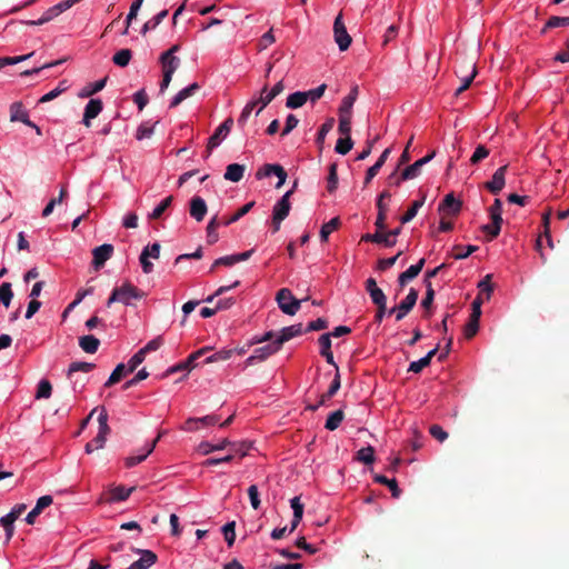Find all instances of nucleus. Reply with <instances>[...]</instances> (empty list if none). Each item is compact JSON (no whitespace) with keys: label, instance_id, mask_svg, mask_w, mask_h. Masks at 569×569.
I'll return each instance as SVG.
<instances>
[{"label":"nucleus","instance_id":"a211bd4d","mask_svg":"<svg viewBox=\"0 0 569 569\" xmlns=\"http://www.w3.org/2000/svg\"><path fill=\"white\" fill-rule=\"evenodd\" d=\"M302 325L297 323L281 329L280 335L277 337L276 342L281 348L282 345L290 339L298 337L302 333Z\"/></svg>","mask_w":569,"mask_h":569},{"label":"nucleus","instance_id":"a18cd8bd","mask_svg":"<svg viewBox=\"0 0 569 569\" xmlns=\"http://www.w3.org/2000/svg\"><path fill=\"white\" fill-rule=\"evenodd\" d=\"M351 116L347 113H339L338 131L341 136L350 137L351 133Z\"/></svg>","mask_w":569,"mask_h":569},{"label":"nucleus","instance_id":"a19ab883","mask_svg":"<svg viewBox=\"0 0 569 569\" xmlns=\"http://www.w3.org/2000/svg\"><path fill=\"white\" fill-rule=\"evenodd\" d=\"M68 89L67 80L60 81L59 86L51 90L50 92L43 94L39 99V103H47L56 98H58L62 92H64Z\"/></svg>","mask_w":569,"mask_h":569},{"label":"nucleus","instance_id":"412c9836","mask_svg":"<svg viewBox=\"0 0 569 569\" xmlns=\"http://www.w3.org/2000/svg\"><path fill=\"white\" fill-rule=\"evenodd\" d=\"M361 240L366 242L381 243L386 247H393L396 244V239H389V236H387L383 230H377L375 233H367L362 236Z\"/></svg>","mask_w":569,"mask_h":569},{"label":"nucleus","instance_id":"393cba45","mask_svg":"<svg viewBox=\"0 0 569 569\" xmlns=\"http://www.w3.org/2000/svg\"><path fill=\"white\" fill-rule=\"evenodd\" d=\"M243 173H244V166L239 164V163H231V164L227 166L224 179L232 181V182H238L243 178Z\"/></svg>","mask_w":569,"mask_h":569},{"label":"nucleus","instance_id":"052dcab7","mask_svg":"<svg viewBox=\"0 0 569 569\" xmlns=\"http://www.w3.org/2000/svg\"><path fill=\"white\" fill-rule=\"evenodd\" d=\"M337 187H338L337 163H331L329 167L327 190L331 193L337 189Z\"/></svg>","mask_w":569,"mask_h":569},{"label":"nucleus","instance_id":"864d4df0","mask_svg":"<svg viewBox=\"0 0 569 569\" xmlns=\"http://www.w3.org/2000/svg\"><path fill=\"white\" fill-rule=\"evenodd\" d=\"M353 147L351 137L339 138L336 143V152L340 154H347Z\"/></svg>","mask_w":569,"mask_h":569},{"label":"nucleus","instance_id":"0e129e2a","mask_svg":"<svg viewBox=\"0 0 569 569\" xmlns=\"http://www.w3.org/2000/svg\"><path fill=\"white\" fill-rule=\"evenodd\" d=\"M491 274L485 276V278L478 283V288L480 290L479 295L486 293V299H489L491 292L493 291V287L491 283Z\"/></svg>","mask_w":569,"mask_h":569},{"label":"nucleus","instance_id":"6e6552de","mask_svg":"<svg viewBox=\"0 0 569 569\" xmlns=\"http://www.w3.org/2000/svg\"><path fill=\"white\" fill-rule=\"evenodd\" d=\"M100 413L98 416L99 431L94 437L93 441L97 442V448H103L107 441V436L110 433V427L108 426V412L104 407L98 408Z\"/></svg>","mask_w":569,"mask_h":569},{"label":"nucleus","instance_id":"ddd939ff","mask_svg":"<svg viewBox=\"0 0 569 569\" xmlns=\"http://www.w3.org/2000/svg\"><path fill=\"white\" fill-rule=\"evenodd\" d=\"M507 168H508V166H502V167L498 168L496 170V172L493 173L492 179L485 183V188L489 192H491L493 194H498L503 189L505 183H506L505 176H506Z\"/></svg>","mask_w":569,"mask_h":569},{"label":"nucleus","instance_id":"aec40b11","mask_svg":"<svg viewBox=\"0 0 569 569\" xmlns=\"http://www.w3.org/2000/svg\"><path fill=\"white\" fill-rule=\"evenodd\" d=\"M199 89H200V86L197 82H193L190 86H188L187 88H183L172 98V100L169 104V108L173 109V108L178 107L186 99L192 97Z\"/></svg>","mask_w":569,"mask_h":569},{"label":"nucleus","instance_id":"8fccbe9b","mask_svg":"<svg viewBox=\"0 0 569 569\" xmlns=\"http://www.w3.org/2000/svg\"><path fill=\"white\" fill-rule=\"evenodd\" d=\"M13 298V292H12V289H11V283L10 282H3L1 286H0V302L4 306V307H9L10 306V302Z\"/></svg>","mask_w":569,"mask_h":569},{"label":"nucleus","instance_id":"c03bdc74","mask_svg":"<svg viewBox=\"0 0 569 569\" xmlns=\"http://www.w3.org/2000/svg\"><path fill=\"white\" fill-rule=\"evenodd\" d=\"M339 226H340V219L338 217H335L327 223L322 224L321 230H320L321 241H327L329 234L332 231H335L336 229H338Z\"/></svg>","mask_w":569,"mask_h":569},{"label":"nucleus","instance_id":"f704fd0d","mask_svg":"<svg viewBox=\"0 0 569 569\" xmlns=\"http://www.w3.org/2000/svg\"><path fill=\"white\" fill-rule=\"evenodd\" d=\"M253 206H254L253 201L246 203L244 206L239 208L231 217L223 218L222 224L229 226V224L238 221L240 218L246 216L252 209Z\"/></svg>","mask_w":569,"mask_h":569},{"label":"nucleus","instance_id":"de8ad7c7","mask_svg":"<svg viewBox=\"0 0 569 569\" xmlns=\"http://www.w3.org/2000/svg\"><path fill=\"white\" fill-rule=\"evenodd\" d=\"M52 393V386L49 380L42 379L38 383V389L36 392V399H48Z\"/></svg>","mask_w":569,"mask_h":569},{"label":"nucleus","instance_id":"5fc2aeb1","mask_svg":"<svg viewBox=\"0 0 569 569\" xmlns=\"http://www.w3.org/2000/svg\"><path fill=\"white\" fill-rule=\"evenodd\" d=\"M479 320L480 318H472V316H470L469 321L463 328V335L466 339H471L476 336L479 329Z\"/></svg>","mask_w":569,"mask_h":569},{"label":"nucleus","instance_id":"c9c22d12","mask_svg":"<svg viewBox=\"0 0 569 569\" xmlns=\"http://www.w3.org/2000/svg\"><path fill=\"white\" fill-rule=\"evenodd\" d=\"M273 94L268 90V84H264L260 91V96L258 99L253 101H258L259 108L256 111V116H259L260 112L273 100Z\"/></svg>","mask_w":569,"mask_h":569},{"label":"nucleus","instance_id":"f8f14e48","mask_svg":"<svg viewBox=\"0 0 569 569\" xmlns=\"http://www.w3.org/2000/svg\"><path fill=\"white\" fill-rule=\"evenodd\" d=\"M418 297V290L410 288L407 297L398 306V313L396 316L397 321L402 320L412 310L417 303Z\"/></svg>","mask_w":569,"mask_h":569},{"label":"nucleus","instance_id":"9b49d317","mask_svg":"<svg viewBox=\"0 0 569 569\" xmlns=\"http://www.w3.org/2000/svg\"><path fill=\"white\" fill-rule=\"evenodd\" d=\"M112 253H113L112 244L103 243L99 247H96L92 250V256H93L92 264H93L94 269L96 270L101 269L104 266L106 261L111 258Z\"/></svg>","mask_w":569,"mask_h":569},{"label":"nucleus","instance_id":"2f4dec72","mask_svg":"<svg viewBox=\"0 0 569 569\" xmlns=\"http://www.w3.org/2000/svg\"><path fill=\"white\" fill-rule=\"evenodd\" d=\"M307 102L305 91H297L288 96L286 107L289 109H298Z\"/></svg>","mask_w":569,"mask_h":569},{"label":"nucleus","instance_id":"79ce46f5","mask_svg":"<svg viewBox=\"0 0 569 569\" xmlns=\"http://www.w3.org/2000/svg\"><path fill=\"white\" fill-rule=\"evenodd\" d=\"M132 52L130 49H121L114 53L112 61L119 67H127L131 60Z\"/></svg>","mask_w":569,"mask_h":569},{"label":"nucleus","instance_id":"c85d7f7f","mask_svg":"<svg viewBox=\"0 0 569 569\" xmlns=\"http://www.w3.org/2000/svg\"><path fill=\"white\" fill-rule=\"evenodd\" d=\"M229 445H231V442L228 439H223L217 445H211L207 441H203L198 446V451L201 455L207 456L213 451L222 450V449L227 448Z\"/></svg>","mask_w":569,"mask_h":569},{"label":"nucleus","instance_id":"cd10ccee","mask_svg":"<svg viewBox=\"0 0 569 569\" xmlns=\"http://www.w3.org/2000/svg\"><path fill=\"white\" fill-rule=\"evenodd\" d=\"M425 201L426 194L423 193L419 200L412 202L411 207L400 218L401 223L405 224L411 221L417 216L418 210L423 206Z\"/></svg>","mask_w":569,"mask_h":569},{"label":"nucleus","instance_id":"e433bc0d","mask_svg":"<svg viewBox=\"0 0 569 569\" xmlns=\"http://www.w3.org/2000/svg\"><path fill=\"white\" fill-rule=\"evenodd\" d=\"M343 418H345V413H343V411L341 409L333 411L327 418L325 428L330 430V431L336 430L340 426V423L342 422Z\"/></svg>","mask_w":569,"mask_h":569},{"label":"nucleus","instance_id":"f03ea898","mask_svg":"<svg viewBox=\"0 0 569 569\" xmlns=\"http://www.w3.org/2000/svg\"><path fill=\"white\" fill-rule=\"evenodd\" d=\"M502 202L500 199H495L493 203L489 208V214L492 220L491 224L482 226V231L488 236L489 240L497 238L501 230L502 224Z\"/></svg>","mask_w":569,"mask_h":569},{"label":"nucleus","instance_id":"2eb2a0df","mask_svg":"<svg viewBox=\"0 0 569 569\" xmlns=\"http://www.w3.org/2000/svg\"><path fill=\"white\" fill-rule=\"evenodd\" d=\"M425 263L426 259L421 258L416 264L410 266L406 271L399 274L398 283L401 289L421 272Z\"/></svg>","mask_w":569,"mask_h":569},{"label":"nucleus","instance_id":"a878e982","mask_svg":"<svg viewBox=\"0 0 569 569\" xmlns=\"http://www.w3.org/2000/svg\"><path fill=\"white\" fill-rule=\"evenodd\" d=\"M222 224V219L219 220L218 216H213L207 224V241L209 244H213L218 241L219 237L217 233L218 227Z\"/></svg>","mask_w":569,"mask_h":569},{"label":"nucleus","instance_id":"72a5a7b5","mask_svg":"<svg viewBox=\"0 0 569 569\" xmlns=\"http://www.w3.org/2000/svg\"><path fill=\"white\" fill-rule=\"evenodd\" d=\"M569 26V17H557L552 16L548 19L540 33L545 34L549 29L559 28V27H568Z\"/></svg>","mask_w":569,"mask_h":569},{"label":"nucleus","instance_id":"3c124183","mask_svg":"<svg viewBox=\"0 0 569 569\" xmlns=\"http://www.w3.org/2000/svg\"><path fill=\"white\" fill-rule=\"evenodd\" d=\"M142 2H143V0H136V1L132 2L131 7H130V10H129V13H128L127 19H126V28L122 31V34H128V30H129L130 23H131V21L133 19L137 18L138 11L140 10V8L142 6Z\"/></svg>","mask_w":569,"mask_h":569},{"label":"nucleus","instance_id":"4468645a","mask_svg":"<svg viewBox=\"0 0 569 569\" xmlns=\"http://www.w3.org/2000/svg\"><path fill=\"white\" fill-rule=\"evenodd\" d=\"M207 211H208L207 203L201 197L194 196L191 198L189 212H190V216L197 222H201L204 219Z\"/></svg>","mask_w":569,"mask_h":569},{"label":"nucleus","instance_id":"6ab92c4d","mask_svg":"<svg viewBox=\"0 0 569 569\" xmlns=\"http://www.w3.org/2000/svg\"><path fill=\"white\" fill-rule=\"evenodd\" d=\"M159 61L162 67V72L173 76L180 66V59L176 56H170V52H162Z\"/></svg>","mask_w":569,"mask_h":569},{"label":"nucleus","instance_id":"774afa93","mask_svg":"<svg viewBox=\"0 0 569 569\" xmlns=\"http://www.w3.org/2000/svg\"><path fill=\"white\" fill-rule=\"evenodd\" d=\"M148 376H149V372L146 370V368H142L141 370H139V371L137 372V375H136L132 379L128 380V381L122 386V388H123L124 390L130 389V388H132V387L137 386L140 381H142V380L147 379V378H148Z\"/></svg>","mask_w":569,"mask_h":569},{"label":"nucleus","instance_id":"7c9ffc66","mask_svg":"<svg viewBox=\"0 0 569 569\" xmlns=\"http://www.w3.org/2000/svg\"><path fill=\"white\" fill-rule=\"evenodd\" d=\"M128 367L124 363H119L111 372L109 379L106 381L104 387L109 388L119 382L126 375H128Z\"/></svg>","mask_w":569,"mask_h":569},{"label":"nucleus","instance_id":"49530a36","mask_svg":"<svg viewBox=\"0 0 569 569\" xmlns=\"http://www.w3.org/2000/svg\"><path fill=\"white\" fill-rule=\"evenodd\" d=\"M357 460L365 465H371L375 462V449L371 446L361 448L357 452Z\"/></svg>","mask_w":569,"mask_h":569},{"label":"nucleus","instance_id":"1a4fd4ad","mask_svg":"<svg viewBox=\"0 0 569 569\" xmlns=\"http://www.w3.org/2000/svg\"><path fill=\"white\" fill-rule=\"evenodd\" d=\"M279 350H280V347L278 346L276 340L267 346L257 348L253 351V355H251L249 358H247L246 366H252L256 363V361H264L267 358L274 355Z\"/></svg>","mask_w":569,"mask_h":569},{"label":"nucleus","instance_id":"603ef678","mask_svg":"<svg viewBox=\"0 0 569 569\" xmlns=\"http://www.w3.org/2000/svg\"><path fill=\"white\" fill-rule=\"evenodd\" d=\"M94 368V365L91 362L76 361L69 366L68 377L70 378L74 372H90Z\"/></svg>","mask_w":569,"mask_h":569},{"label":"nucleus","instance_id":"bf43d9fd","mask_svg":"<svg viewBox=\"0 0 569 569\" xmlns=\"http://www.w3.org/2000/svg\"><path fill=\"white\" fill-rule=\"evenodd\" d=\"M222 532H223L226 542L228 543L229 547H231L236 540V522L234 521L227 522L222 527Z\"/></svg>","mask_w":569,"mask_h":569},{"label":"nucleus","instance_id":"6e6d98bb","mask_svg":"<svg viewBox=\"0 0 569 569\" xmlns=\"http://www.w3.org/2000/svg\"><path fill=\"white\" fill-rule=\"evenodd\" d=\"M258 106V101H250L248 102L244 108L242 109L241 113H240V117L238 118V126L240 128H243L247 123V120L249 118V116L251 114V112L253 111V109Z\"/></svg>","mask_w":569,"mask_h":569},{"label":"nucleus","instance_id":"69168bd1","mask_svg":"<svg viewBox=\"0 0 569 569\" xmlns=\"http://www.w3.org/2000/svg\"><path fill=\"white\" fill-rule=\"evenodd\" d=\"M16 520L8 513L0 518V523L4 528L7 539L10 540L14 532V523Z\"/></svg>","mask_w":569,"mask_h":569},{"label":"nucleus","instance_id":"e2e57ef3","mask_svg":"<svg viewBox=\"0 0 569 569\" xmlns=\"http://www.w3.org/2000/svg\"><path fill=\"white\" fill-rule=\"evenodd\" d=\"M426 283V296L421 301V306L423 309L428 310L432 306L433 299H435V290L432 288V284L429 280H425Z\"/></svg>","mask_w":569,"mask_h":569},{"label":"nucleus","instance_id":"f3484780","mask_svg":"<svg viewBox=\"0 0 569 569\" xmlns=\"http://www.w3.org/2000/svg\"><path fill=\"white\" fill-rule=\"evenodd\" d=\"M102 111V101L100 99H91L86 108L83 113V124L86 127H90L91 119L98 117V114Z\"/></svg>","mask_w":569,"mask_h":569},{"label":"nucleus","instance_id":"4be33fe9","mask_svg":"<svg viewBox=\"0 0 569 569\" xmlns=\"http://www.w3.org/2000/svg\"><path fill=\"white\" fill-rule=\"evenodd\" d=\"M359 94L358 86H353L350 92L342 99L339 113L352 114V107Z\"/></svg>","mask_w":569,"mask_h":569},{"label":"nucleus","instance_id":"bb28decb","mask_svg":"<svg viewBox=\"0 0 569 569\" xmlns=\"http://www.w3.org/2000/svg\"><path fill=\"white\" fill-rule=\"evenodd\" d=\"M373 479H375L376 482L385 485L386 487H388L389 490L391 491V495H392L393 498H399L400 497L401 490L399 489L398 482H397V480L395 478L393 479H389L386 476L376 475Z\"/></svg>","mask_w":569,"mask_h":569},{"label":"nucleus","instance_id":"4c0bfd02","mask_svg":"<svg viewBox=\"0 0 569 569\" xmlns=\"http://www.w3.org/2000/svg\"><path fill=\"white\" fill-rule=\"evenodd\" d=\"M134 490V487L126 488L123 486H117L110 490V496L112 501H123L129 498L131 492Z\"/></svg>","mask_w":569,"mask_h":569},{"label":"nucleus","instance_id":"f257e3e1","mask_svg":"<svg viewBox=\"0 0 569 569\" xmlns=\"http://www.w3.org/2000/svg\"><path fill=\"white\" fill-rule=\"evenodd\" d=\"M146 293L133 286L131 282H124L120 287H116L107 300V307L114 302H121L126 306L131 305V300H140Z\"/></svg>","mask_w":569,"mask_h":569},{"label":"nucleus","instance_id":"09e8293b","mask_svg":"<svg viewBox=\"0 0 569 569\" xmlns=\"http://www.w3.org/2000/svg\"><path fill=\"white\" fill-rule=\"evenodd\" d=\"M477 250V246L469 244L466 248H463L462 246L458 244L453 247L452 257L457 260L465 259Z\"/></svg>","mask_w":569,"mask_h":569},{"label":"nucleus","instance_id":"9d476101","mask_svg":"<svg viewBox=\"0 0 569 569\" xmlns=\"http://www.w3.org/2000/svg\"><path fill=\"white\" fill-rule=\"evenodd\" d=\"M298 182L295 181L293 188L289 191H287L279 201L273 207L272 210V217H274L277 220H284L289 212H290V197L293 193L295 188L297 187Z\"/></svg>","mask_w":569,"mask_h":569},{"label":"nucleus","instance_id":"4d7b16f0","mask_svg":"<svg viewBox=\"0 0 569 569\" xmlns=\"http://www.w3.org/2000/svg\"><path fill=\"white\" fill-rule=\"evenodd\" d=\"M232 355H233L232 349H222V350L217 351L213 355L207 357L204 362L211 363V362L224 361V360L230 359Z\"/></svg>","mask_w":569,"mask_h":569},{"label":"nucleus","instance_id":"473e14b6","mask_svg":"<svg viewBox=\"0 0 569 569\" xmlns=\"http://www.w3.org/2000/svg\"><path fill=\"white\" fill-rule=\"evenodd\" d=\"M468 67H470V72L468 74H466L465 77H461V84H460V87L457 88V90L455 92L456 96H459L463 91H466L470 87L472 80L475 79V77L477 74V69H476V66L473 62H469Z\"/></svg>","mask_w":569,"mask_h":569},{"label":"nucleus","instance_id":"dca6fc26","mask_svg":"<svg viewBox=\"0 0 569 569\" xmlns=\"http://www.w3.org/2000/svg\"><path fill=\"white\" fill-rule=\"evenodd\" d=\"M10 121H20L26 126H33V122L29 119L28 112L23 109V104L20 101H16L10 106Z\"/></svg>","mask_w":569,"mask_h":569},{"label":"nucleus","instance_id":"338daca9","mask_svg":"<svg viewBox=\"0 0 569 569\" xmlns=\"http://www.w3.org/2000/svg\"><path fill=\"white\" fill-rule=\"evenodd\" d=\"M146 358L144 352L140 349L138 352H136L128 361V372H133L138 366H140Z\"/></svg>","mask_w":569,"mask_h":569},{"label":"nucleus","instance_id":"680f3d73","mask_svg":"<svg viewBox=\"0 0 569 569\" xmlns=\"http://www.w3.org/2000/svg\"><path fill=\"white\" fill-rule=\"evenodd\" d=\"M58 17V13L56 11V8L54 6L49 8L40 19L38 20H31V21H28L27 23L30 24V26H41V24H44L49 21H51L53 18Z\"/></svg>","mask_w":569,"mask_h":569},{"label":"nucleus","instance_id":"58836bf2","mask_svg":"<svg viewBox=\"0 0 569 569\" xmlns=\"http://www.w3.org/2000/svg\"><path fill=\"white\" fill-rule=\"evenodd\" d=\"M106 83H107V78L98 80L93 83H89L88 86H86L82 89V91L80 92L79 96L82 98L93 96L94 93L101 91L104 88Z\"/></svg>","mask_w":569,"mask_h":569},{"label":"nucleus","instance_id":"7ed1b4c3","mask_svg":"<svg viewBox=\"0 0 569 569\" xmlns=\"http://www.w3.org/2000/svg\"><path fill=\"white\" fill-rule=\"evenodd\" d=\"M276 300L280 310L289 316L296 315L301 306V300L295 298L288 288L280 289L277 292Z\"/></svg>","mask_w":569,"mask_h":569},{"label":"nucleus","instance_id":"c756f323","mask_svg":"<svg viewBox=\"0 0 569 569\" xmlns=\"http://www.w3.org/2000/svg\"><path fill=\"white\" fill-rule=\"evenodd\" d=\"M333 126H335V119L328 118L326 120V122L320 127L317 138H316V143L318 144L320 150L323 149L325 139H326L327 134L332 130Z\"/></svg>","mask_w":569,"mask_h":569},{"label":"nucleus","instance_id":"5701e85b","mask_svg":"<svg viewBox=\"0 0 569 569\" xmlns=\"http://www.w3.org/2000/svg\"><path fill=\"white\" fill-rule=\"evenodd\" d=\"M80 348L87 353H96L100 346V340L92 335L79 338Z\"/></svg>","mask_w":569,"mask_h":569},{"label":"nucleus","instance_id":"0eeeda50","mask_svg":"<svg viewBox=\"0 0 569 569\" xmlns=\"http://www.w3.org/2000/svg\"><path fill=\"white\" fill-rule=\"evenodd\" d=\"M436 156V151H431L429 154L425 156L423 158L417 160L415 163L408 166L402 170L400 173V180H410L417 178L420 172L421 168L430 162Z\"/></svg>","mask_w":569,"mask_h":569},{"label":"nucleus","instance_id":"423d86ee","mask_svg":"<svg viewBox=\"0 0 569 569\" xmlns=\"http://www.w3.org/2000/svg\"><path fill=\"white\" fill-rule=\"evenodd\" d=\"M209 350L208 347L201 348L198 351L191 353L184 361H181L169 369L162 375V378H166L170 375H173L179 371H190L192 368H194V361L203 356Z\"/></svg>","mask_w":569,"mask_h":569},{"label":"nucleus","instance_id":"ea45409f","mask_svg":"<svg viewBox=\"0 0 569 569\" xmlns=\"http://www.w3.org/2000/svg\"><path fill=\"white\" fill-rule=\"evenodd\" d=\"M167 16H168V10L160 11L158 14L152 17L150 20H148L143 24V27L141 29V33L146 34L149 30L156 29Z\"/></svg>","mask_w":569,"mask_h":569},{"label":"nucleus","instance_id":"20e7f679","mask_svg":"<svg viewBox=\"0 0 569 569\" xmlns=\"http://www.w3.org/2000/svg\"><path fill=\"white\" fill-rule=\"evenodd\" d=\"M233 126V119L228 117L213 132V134L209 138L207 144V151L204 158H208L211 151L220 144V142L229 134L231 128Z\"/></svg>","mask_w":569,"mask_h":569},{"label":"nucleus","instance_id":"39448f33","mask_svg":"<svg viewBox=\"0 0 569 569\" xmlns=\"http://www.w3.org/2000/svg\"><path fill=\"white\" fill-rule=\"evenodd\" d=\"M333 36H335V41L337 42V44L341 51H346L350 47L352 39L349 36V33L347 32L346 26L342 21L341 13H339L335 19Z\"/></svg>","mask_w":569,"mask_h":569},{"label":"nucleus","instance_id":"b1692460","mask_svg":"<svg viewBox=\"0 0 569 569\" xmlns=\"http://www.w3.org/2000/svg\"><path fill=\"white\" fill-rule=\"evenodd\" d=\"M461 201L456 200L452 193L447 194L439 206V211L450 210L452 214H458L461 209Z\"/></svg>","mask_w":569,"mask_h":569},{"label":"nucleus","instance_id":"13d9d810","mask_svg":"<svg viewBox=\"0 0 569 569\" xmlns=\"http://www.w3.org/2000/svg\"><path fill=\"white\" fill-rule=\"evenodd\" d=\"M34 54V52H30L24 56H17V57H0V69L4 68L6 66H12L17 64L19 62L26 61L29 58H31Z\"/></svg>","mask_w":569,"mask_h":569},{"label":"nucleus","instance_id":"37998d69","mask_svg":"<svg viewBox=\"0 0 569 569\" xmlns=\"http://www.w3.org/2000/svg\"><path fill=\"white\" fill-rule=\"evenodd\" d=\"M172 196H168L167 198H164L149 214V219L156 220L161 218L163 212L172 204Z\"/></svg>","mask_w":569,"mask_h":569}]
</instances>
